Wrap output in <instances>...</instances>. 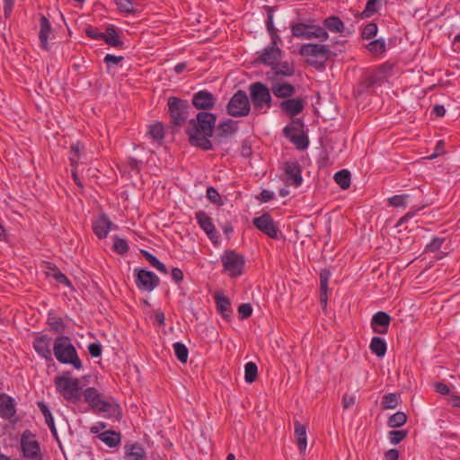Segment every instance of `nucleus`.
I'll return each instance as SVG.
<instances>
[{
	"mask_svg": "<svg viewBox=\"0 0 460 460\" xmlns=\"http://www.w3.org/2000/svg\"><path fill=\"white\" fill-rule=\"evenodd\" d=\"M443 239L434 238L429 244H427V249L430 252H434L438 250L441 247Z\"/></svg>",
	"mask_w": 460,
	"mask_h": 460,
	"instance_id": "obj_63",
	"label": "nucleus"
},
{
	"mask_svg": "<svg viewBox=\"0 0 460 460\" xmlns=\"http://www.w3.org/2000/svg\"><path fill=\"white\" fill-rule=\"evenodd\" d=\"M148 134L155 141H161L164 138V127L161 123H155L150 126Z\"/></svg>",
	"mask_w": 460,
	"mask_h": 460,
	"instance_id": "obj_44",
	"label": "nucleus"
},
{
	"mask_svg": "<svg viewBox=\"0 0 460 460\" xmlns=\"http://www.w3.org/2000/svg\"><path fill=\"white\" fill-rule=\"evenodd\" d=\"M21 449L24 457L36 460L42 457L40 445L30 430H25L21 438Z\"/></svg>",
	"mask_w": 460,
	"mask_h": 460,
	"instance_id": "obj_10",
	"label": "nucleus"
},
{
	"mask_svg": "<svg viewBox=\"0 0 460 460\" xmlns=\"http://www.w3.org/2000/svg\"><path fill=\"white\" fill-rule=\"evenodd\" d=\"M435 390L437 393L444 395L449 394L450 392L449 387L446 384L441 382L435 384Z\"/></svg>",
	"mask_w": 460,
	"mask_h": 460,
	"instance_id": "obj_64",
	"label": "nucleus"
},
{
	"mask_svg": "<svg viewBox=\"0 0 460 460\" xmlns=\"http://www.w3.org/2000/svg\"><path fill=\"white\" fill-rule=\"evenodd\" d=\"M369 348L372 353L381 358L384 357L386 352V342L380 337H374L371 340Z\"/></svg>",
	"mask_w": 460,
	"mask_h": 460,
	"instance_id": "obj_32",
	"label": "nucleus"
},
{
	"mask_svg": "<svg viewBox=\"0 0 460 460\" xmlns=\"http://www.w3.org/2000/svg\"><path fill=\"white\" fill-rule=\"evenodd\" d=\"M196 218L199 226L208 234L210 239L216 236V230L212 220L205 212L199 211L196 214Z\"/></svg>",
	"mask_w": 460,
	"mask_h": 460,
	"instance_id": "obj_27",
	"label": "nucleus"
},
{
	"mask_svg": "<svg viewBox=\"0 0 460 460\" xmlns=\"http://www.w3.org/2000/svg\"><path fill=\"white\" fill-rule=\"evenodd\" d=\"M398 405V396L396 394H387L383 397V409H395Z\"/></svg>",
	"mask_w": 460,
	"mask_h": 460,
	"instance_id": "obj_45",
	"label": "nucleus"
},
{
	"mask_svg": "<svg viewBox=\"0 0 460 460\" xmlns=\"http://www.w3.org/2000/svg\"><path fill=\"white\" fill-rule=\"evenodd\" d=\"M237 130V122L233 119L221 121L217 127V137L221 140L231 137Z\"/></svg>",
	"mask_w": 460,
	"mask_h": 460,
	"instance_id": "obj_26",
	"label": "nucleus"
},
{
	"mask_svg": "<svg viewBox=\"0 0 460 460\" xmlns=\"http://www.w3.org/2000/svg\"><path fill=\"white\" fill-rule=\"evenodd\" d=\"M86 35L93 40H103L104 33L97 31L96 29L90 28L85 31Z\"/></svg>",
	"mask_w": 460,
	"mask_h": 460,
	"instance_id": "obj_61",
	"label": "nucleus"
},
{
	"mask_svg": "<svg viewBox=\"0 0 460 460\" xmlns=\"http://www.w3.org/2000/svg\"><path fill=\"white\" fill-rule=\"evenodd\" d=\"M324 26H326L331 31L342 32L344 30L343 22L337 16H331L324 20Z\"/></svg>",
	"mask_w": 460,
	"mask_h": 460,
	"instance_id": "obj_35",
	"label": "nucleus"
},
{
	"mask_svg": "<svg viewBox=\"0 0 460 460\" xmlns=\"http://www.w3.org/2000/svg\"><path fill=\"white\" fill-rule=\"evenodd\" d=\"M281 58V49L272 42L271 46H268L263 49L259 57L261 63L273 66Z\"/></svg>",
	"mask_w": 460,
	"mask_h": 460,
	"instance_id": "obj_18",
	"label": "nucleus"
},
{
	"mask_svg": "<svg viewBox=\"0 0 460 460\" xmlns=\"http://www.w3.org/2000/svg\"><path fill=\"white\" fill-rule=\"evenodd\" d=\"M172 347L177 359L181 363H186L189 356L187 347L182 342H175Z\"/></svg>",
	"mask_w": 460,
	"mask_h": 460,
	"instance_id": "obj_37",
	"label": "nucleus"
},
{
	"mask_svg": "<svg viewBox=\"0 0 460 460\" xmlns=\"http://www.w3.org/2000/svg\"><path fill=\"white\" fill-rule=\"evenodd\" d=\"M238 313L242 318L246 319L252 315V308L250 304H242L238 307Z\"/></svg>",
	"mask_w": 460,
	"mask_h": 460,
	"instance_id": "obj_56",
	"label": "nucleus"
},
{
	"mask_svg": "<svg viewBox=\"0 0 460 460\" xmlns=\"http://www.w3.org/2000/svg\"><path fill=\"white\" fill-rule=\"evenodd\" d=\"M137 274L136 285L139 289L152 291L159 284V278L152 271L135 270Z\"/></svg>",
	"mask_w": 460,
	"mask_h": 460,
	"instance_id": "obj_11",
	"label": "nucleus"
},
{
	"mask_svg": "<svg viewBox=\"0 0 460 460\" xmlns=\"http://www.w3.org/2000/svg\"><path fill=\"white\" fill-rule=\"evenodd\" d=\"M124 450L127 460H144L146 458V450L138 443L126 444Z\"/></svg>",
	"mask_w": 460,
	"mask_h": 460,
	"instance_id": "obj_25",
	"label": "nucleus"
},
{
	"mask_svg": "<svg viewBox=\"0 0 460 460\" xmlns=\"http://www.w3.org/2000/svg\"><path fill=\"white\" fill-rule=\"evenodd\" d=\"M189 103L185 100L178 97H170L168 99V110L172 122L180 126L185 122L188 117Z\"/></svg>",
	"mask_w": 460,
	"mask_h": 460,
	"instance_id": "obj_8",
	"label": "nucleus"
},
{
	"mask_svg": "<svg viewBox=\"0 0 460 460\" xmlns=\"http://www.w3.org/2000/svg\"><path fill=\"white\" fill-rule=\"evenodd\" d=\"M252 224L263 234H267L272 239L279 238V229L276 226L273 219L269 214H263L261 217H255Z\"/></svg>",
	"mask_w": 460,
	"mask_h": 460,
	"instance_id": "obj_12",
	"label": "nucleus"
},
{
	"mask_svg": "<svg viewBox=\"0 0 460 460\" xmlns=\"http://www.w3.org/2000/svg\"><path fill=\"white\" fill-rule=\"evenodd\" d=\"M83 149H84V146L79 142L71 146V153H72L73 156L70 158V161H71V164L73 167L77 165V160L79 159L80 153Z\"/></svg>",
	"mask_w": 460,
	"mask_h": 460,
	"instance_id": "obj_49",
	"label": "nucleus"
},
{
	"mask_svg": "<svg viewBox=\"0 0 460 460\" xmlns=\"http://www.w3.org/2000/svg\"><path fill=\"white\" fill-rule=\"evenodd\" d=\"M295 430L294 435L296 440V445L302 456H305L306 447H307V438H306V428L305 425L301 424L298 420H295L294 422Z\"/></svg>",
	"mask_w": 460,
	"mask_h": 460,
	"instance_id": "obj_22",
	"label": "nucleus"
},
{
	"mask_svg": "<svg viewBox=\"0 0 460 460\" xmlns=\"http://www.w3.org/2000/svg\"><path fill=\"white\" fill-rule=\"evenodd\" d=\"M52 340L46 334L38 335L33 341L35 351L46 360H52Z\"/></svg>",
	"mask_w": 460,
	"mask_h": 460,
	"instance_id": "obj_14",
	"label": "nucleus"
},
{
	"mask_svg": "<svg viewBox=\"0 0 460 460\" xmlns=\"http://www.w3.org/2000/svg\"><path fill=\"white\" fill-rule=\"evenodd\" d=\"M98 438L110 447H118L121 441L120 433L113 430L103 431L98 435Z\"/></svg>",
	"mask_w": 460,
	"mask_h": 460,
	"instance_id": "obj_28",
	"label": "nucleus"
},
{
	"mask_svg": "<svg viewBox=\"0 0 460 460\" xmlns=\"http://www.w3.org/2000/svg\"><path fill=\"white\" fill-rule=\"evenodd\" d=\"M88 351L92 357L98 358L102 355V345L99 342L90 343Z\"/></svg>",
	"mask_w": 460,
	"mask_h": 460,
	"instance_id": "obj_55",
	"label": "nucleus"
},
{
	"mask_svg": "<svg viewBox=\"0 0 460 460\" xmlns=\"http://www.w3.org/2000/svg\"><path fill=\"white\" fill-rule=\"evenodd\" d=\"M367 48L370 53L380 55L385 51V41L383 39H378L369 42Z\"/></svg>",
	"mask_w": 460,
	"mask_h": 460,
	"instance_id": "obj_40",
	"label": "nucleus"
},
{
	"mask_svg": "<svg viewBox=\"0 0 460 460\" xmlns=\"http://www.w3.org/2000/svg\"><path fill=\"white\" fill-rule=\"evenodd\" d=\"M221 262L225 272L230 278H237L243 272L245 265L244 257L233 250H227L221 256Z\"/></svg>",
	"mask_w": 460,
	"mask_h": 460,
	"instance_id": "obj_5",
	"label": "nucleus"
},
{
	"mask_svg": "<svg viewBox=\"0 0 460 460\" xmlns=\"http://www.w3.org/2000/svg\"><path fill=\"white\" fill-rule=\"evenodd\" d=\"M192 104L197 110H211L216 104V98L211 93L202 90L193 95Z\"/></svg>",
	"mask_w": 460,
	"mask_h": 460,
	"instance_id": "obj_15",
	"label": "nucleus"
},
{
	"mask_svg": "<svg viewBox=\"0 0 460 460\" xmlns=\"http://www.w3.org/2000/svg\"><path fill=\"white\" fill-rule=\"evenodd\" d=\"M381 80V76H379L378 75H373L366 79L365 84L367 87H372L376 84H380Z\"/></svg>",
	"mask_w": 460,
	"mask_h": 460,
	"instance_id": "obj_62",
	"label": "nucleus"
},
{
	"mask_svg": "<svg viewBox=\"0 0 460 460\" xmlns=\"http://www.w3.org/2000/svg\"><path fill=\"white\" fill-rule=\"evenodd\" d=\"M329 279H330V272L328 270H322L320 273L321 289L328 290Z\"/></svg>",
	"mask_w": 460,
	"mask_h": 460,
	"instance_id": "obj_58",
	"label": "nucleus"
},
{
	"mask_svg": "<svg viewBox=\"0 0 460 460\" xmlns=\"http://www.w3.org/2000/svg\"><path fill=\"white\" fill-rule=\"evenodd\" d=\"M285 172L288 177V180L292 181V183L296 187L300 186L303 181L301 175L300 165L296 162H288L285 164Z\"/></svg>",
	"mask_w": 460,
	"mask_h": 460,
	"instance_id": "obj_24",
	"label": "nucleus"
},
{
	"mask_svg": "<svg viewBox=\"0 0 460 460\" xmlns=\"http://www.w3.org/2000/svg\"><path fill=\"white\" fill-rule=\"evenodd\" d=\"M207 198L213 203V204H216V205H223V202H222V199H221V196L220 194L218 193V191L213 188V187H208L207 189Z\"/></svg>",
	"mask_w": 460,
	"mask_h": 460,
	"instance_id": "obj_51",
	"label": "nucleus"
},
{
	"mask_svg": "<svg viewBox=\"0 0 460 460\" xmlns=\"http://www.w3.org/2000/svg\"><path fill=\"white\" fill-rule=\"evenodd\" d=\"M267 30L271 35L272 41L274 45L277 44V41L279 40V37L278 36L276 32V29L274 28L273 24V14L271 12L268 13L267 22H266Z\"/></svg>",
	"mask_w": 460,
	"mask_h": 460,
	"instance_id": "obj_48",
	"label": "nucleus"
},
{
	"mask_svg": "<svg viewBox=\"0 0 460 460\" xmlns=\"http://www.w3.org/2000/svg\"><path fill=\"white\" fill-rule=\"evenodd\" d=\"M123 59L122 56H114L111 54H107L104 57V62L110 66V65H117Z\"/></svg>",
	"mask_w": 460,
	"mask_h": 460,
	"instance_id": "obj_60",
	"label": "nucleus"
},
{
	"mask_svg": "<svg viewBox=\"0 0 460 460\" xmlns=\"http://www.w3.org/2000/svg\"><path fill=\"white\" fill-rule=\"evenodd\" d=\"M52 277L55 279V280L60 284H64L66 286H70V281L66 278L65 274H63L60 271H54L52 274Z\"/></svg>",
	"mask_w": 460,
	"mask_h": 460,
	"instance_id": "obj_59",
	"label": "nucleus"
},
{
	"mask_svg": "<svg viewBox=\"0 0 460 460\" xmlns=\"http://www.w3.org/2000/svg\"><path fill=\"white\" fill-rule=\"evenodd\" d=\"M111 222L104 215L97 217L93 223V230L94 234L100 238H105L111 230Z\"/></svg>",
	"mask_w": 460,
	"mask_h": 460,
	"instance_id": "obj_23",
	"label": "nucleus"
},
{
	"mask_svg": "<svg viewBox=\"0 0 460 460\" xmlns=\"http://www.w3.org/2000/svg\"><path fill=\"white\" fill-rule=\"evenodd\" d=\"M16 413L14 400L5 394H0V417L5 420H9L11 422H15L16 420H13Z\"/></svg>",
	"mask_w": 460,
	"mask_h": 460,
	"instance_id": "obj_17",
	"label": "nucleus"
},
{
	"mask_svg": "<svg viewBox=\"0 0 460 460\" xmlns=\"http://www.w3.org/2000/svg\"><path fill=\"white\" fill-rule=\"evenodd\" d=\"M37 404H38L40 411H41V413L43 414V416L45 418V422L48 425V427L53 426L55 424L54 418H53L49 407L43 402H38Z\"/></svg>",
	"mask_w": 460,
	"mask_h": 460,
	"instance_id": "obj_46",
	"label": "nucleus"
},
{
	"mask_svg": "<svg viewBox=\"0 0 460 460\" xmlns=\"http://www.w3.org/2000/svg\"><path fill=\"white\" fill-rule=\"evenodd\" d=\"M216 121L217 116L207 111H200L196 119H190L186 132L191 146L211 150L212 143L209 138L213 135Z\"/></svg>",
	"mask_w": 460,
	"mask_h": 460,
	"instance_id": "obj_1",
	"label": "nucleus"
},
{
	"mask_svg": "<svg viewBox=\"0 0 460 460\" xmlns=\"http://www.w3.org/2000/svg\"><path fill=\"white\" fill-rule=\"evenodd\" d=\"M103 40L111 47H121L123 45L118 32L113 27H108L106 29Z\"/></svg>",
	"mask_w": 460,
	"mask_h": 460,
	"instance_id": "obj_33",
	"label": "nucleus"
},
{
	"mask_svg": "<svg viewBox=\"0 0 460 460\" xmlns=\"http://www.w3.org/2000/svg\"><path fill=\"white\" fill-rule=\"evenodd\" d=\"M272 73L275 76L290 77L295 75V66L292 63L288 61L281 63L277 62L272 66Z\"/></svg>",
	"mask_w": 460,
	"mask_h": 460,
	"instance_id": "obj_29",
	"label": "nucleus"
},
{
	"mask_svg": "<svg viewBox=\"0 0 460 460\" xmlns=\"http://www.w3.org/2000/svg\"><path fill=\"white\" fill-rule=\"evenodd\" d=\"M217 308L223 315V317L226 318L231 314V304L229 299L225 296L217 295L216 296Z\"/></svg>",
	"mask_w": 460,
	"mask_h": 460,
	"instance_id": "obj_34",
	"label": "nucleus"
},
{
	"mask_svg": "<svg viewBox=\"0 0 460 460\" xmlns=\"http://www.w3.org/2000/svg\"><path fill=\"white\" fill-rule=\"evenodd\" d=\"M53 353L57 360L62 364H70L77 370L83 367L76 349L67 336L60 335L55 339Z\"/></svg>",
	"mask_w": 460,
	"mask_h": 460,
	"instance_id": "obj_2",
	"label": "nucleus"
},
{
	"mask_svg": "<svg viewBox=\"0 0 460 460\" xmlns=\"http://www.w3.org/2000/svg\"><path fill=\"white\" fill-rule=\"evenodd\" d=\"M270 90L275 97L279 99H289L295 93V87L289 83L275 82L271 84Z\"/></svg>",
	"mask_w": 460,
	"mask_h": 460,
	"instance_id": "obj_20",
	"label": "nucleus"
},
{
	"mask_svg": "<svg viewBox=\"0 0 460 460\" xmlns=\"http://www.w3.org/2000/svg\"><path fill=\"white\" fill-rule=\"evenodd\" d=\"M116 4L121 12L133 13L134 4L131 0H116Z\"/></svg>",
	"mask_w": 460,
	"mask_h": 460,
	"instance_id": "obj_54",
	"label": "nucleus"
},
{
	"mask_svg": "<svg viewBox=\"0 0 460 460\" xmlns=\"http://www.w3.org/2000/svg\"><path fill=\"white\" fill-rule=\"evenodd\" d=\"M299 54L305 58L306 63L315 68H321L332 53L328 45L308 43L301 46Z\"/></svg>",
	"mask_w": 460,
	"mask_h": 460,
	"instance_id": "obj_3",
	"label": "nucleus"
},
{
	"mask_svg": "<svg viewBox=\"0 0 460 460\" xmlns=\"http://www.w3.org/2000/svg\"><path fill=\"white\" fill-rule=\"evenodd\" d=\"M407 416L402 411H397L393 414L388 420V425L391 428H398L405 424Z\"/></svg>",
	"mask_w": 460,
	"mask_h": 460,
	"instance_id": "obj_42",
	"label": "nucleus"
},
{
	"mask_svg": "<svg viewBox=\"0 0 460 460\" xmlns=\"http://www.w3.org/2000/svg\"><path fill=\"white\" fill-rule=\"evenodd\" d=\"M143 254L154 268H155L161 273H168L166 266L163 262H161L155 255L151 254L146 251H143Z\"/></svg>",
	"mask_w": 460,
	"mask_h": 460,
	"instance_id": "obj_39",
	"label": "nucleus"
},
{
	"mask_svg": "<svg viewBox=\"0 0 460 460\" xmlns=\"http://www.w3.org/2000/svg\"><path fill=\"white\" fill-rule=\"evenodd\" d=\"M251 102L257 110L270 109L271 107L272 98L270 91L264 84L255 82L249 86Z\"/></svg>",
	"mask_w": 460,
	"mask_h": 460,
	"instance_id": "obj_7",
	"label": "nucleus"
},
{
	"mask_svg": "<svg viewBox=\"0 0 460 460\" xmlns=\"http://www.w3.org/2000/svg\"><path fill=\"white\" fill-rule=\"evenodd\" d=\"M336 183L343 190L350 186V173L348 170H341L334 174Z\"/></svg>",
	"mask_w": 460,
	"mask_h": 460,
	"instance_id": "obj_36",
	"label": "nucleus"
},
{
	"mask_svg": "<svg viewBox=\"0 0 460 460\" xmlns=\"http://www.w3.org/2000/svg\"><path fill=\"white\" fill-rule=\"evenodd\" d=\"M113 248L119 254H124L128 251V244L126 240L116 237Z\"/></svg>",
	"mask_w": 460,
	"mask_h": 460,
	"instance_id": "obj_52",
	"label": "nucleus"
},
{
	"mask_svg": "<svg viewBox=\"0 0 460 460\" xmlns=\"http://www.w3.org/2000/svg\"><path fill=\"white\" fill-rule=\"evenodd\" d=\"M258 367L254 362H248L244 366V379L247 383H252L256 380Z\"/></svg>",
	"mask_w": 460,
	"mask_h": 460,
	"instance_id": "obj_38",
	"label": "nucleus"
},
{
	"mask_svg": "<svg viewBox=\"0 0 460 460\" xmlns=\"http://www.w3.org/2000/svg\"><path fill=\"white\" fill-rule=\"evenodd\" d=\"M84 396L85 402H87L93 410L96 409L98 404L104 398L103 395L93 387L86 388L84 392Z\"/></svg>",
	"mask_w": 460,
	"mask_h": 460,
	"instance_id": "obj_31",
	"label": "nucleus"
},
{
	"mask_svg": "<svg viewBox=\"0 0 460 460\" xmlns=\"http://www.w3.org/2000/svg\"><path fill=\"white\" fill-rule=\"evenodd\" d=\"M356 402V396L351 394H345L342 398L343 409L347 410Z\"/></svg>",
	"mask_w": 460,
	"mask_h": 460,
	"instance_id": "obj_57",
	"label": "nucleus"
},
{
	"mask_svg": "<svg viewBox=\"0 0 460 460\" xmlns=\"http://www.w3.org/2000/svg\"><path fill=\"white\" fill-rule=\"evenodd\" d=\"M283 134L286 137L290 139V141L296 146V148L304 150L308 146L309 141L307 137L302 133H296L294 127H285L283 129Z\"/></svg>",
	"mask_w": 460,
	"mask_h": 460,
	"instance_id": "obj_19",
	"label": "nucleus"
},
{
	"mask_svg": "<svg viewBox=\"0 0 460 460\" xmlns=\"http://www.w3.org/2000/svg\"><path fill=\"white\" fill-rule=\"evenodd\" d=\"M381 4L382 0H368L361 15L366 18L370 17L379 10Z\"/></svg>",
	"mask_w": 460,
	"mask_h": 460,
	"instance_id": "obj_41",
	"label": "nucleus"
},
{
	"mask_svg": "<svg viewBox=\"0 0 460 460\" xmlns=\"http://www.w3.org/2000/svg\"><path fill=\"white\" fill-rule=\"evenodd\" d=\"M57 392L59 393L66 401L77 402L81 399V388L79 380L73 378L70 372H64L54 379Z\"/></svg>",
	"mask_w": 460,
	"mask_h": 460,
	"instance_id": "obj_4",
	"label": "nucleus"
},
{
	"mask_svg": "<svg viewBox=\"0 0 460 460\" xmlns=\"http://www.w3.org/2000/svg\"><path fill=\"white\" fill-rule=\"evenodd\" d=\"M292 34L297 38H305L307 40L317 39L324 41L328 39L329 34L323 27H310L304 23H296L292 26Z\"/></svg>",
	"mask_w": 460,
	"mask_h": 460,
	"instance_id": "obj_9",
	"label": "nucleus"
},
{
	"mask_svg": "<svg viewBox=\"0 0 460 460\" xmlns=\"http://www.w3.org/2000/svg\"><path fill=\"white\" fill-rule=\"evenodd\" d=\"M48 323L50 327V331L56 333H62L65 330V324L59 317L49 315L48 318Z\"/></svg>",
	"mask_w": 460,
	"mask_h": 460,
	"instance_id": "obj_43",
	"label": "nucleus"
},
{
	"mask_svg": "<svg viewBox=\"0 0 460 460\" xmlns=\"http://www.w3.org/2000/svg\"><path fill=\"white\" fill-rule=\"evenodd\" d=\"M377 33V26L376 23L370 22L367 24L362 31V37L364 39H371Z\"/></svg>",
	"mask_w": 460,
	"mask_h": 460,
	"instance_id": "obj_53",
	"label": "nucleus"
},
{
	"mask_svg": "<svg viewBox=\"0 0 460 460\" xmlns=\"http://www.w3.org/2000/svg\"><path fill=\"white\" fill-rule=\"evenodd\" d=\"M305 104L306 101L305 98H289L280 102L279 108L289 117H295L304 111Z\"/></svg>",
	"mask_w": 460,
	"mask_h": 460,
	"instance_id": "obj_13",
	"label": "nucleus"
},
{
	"mask_svg": "<svg viewBox=\"0 0 460 460\" xmlns=\"http://www.w3.org/2000/svg\"><path fill=\"white\" fill-rule=\"evenodd\" d=\"M410 196L408 194L395 195L388 199L391 206L399 208L405 207Z\"/></svg>",
	"mask_w": 460,
	"mask_h": 460,
	"instance_id": "obj_47",
	"label": "nucleus"
},
{
	"mask_svg": "<svg viewBox=\"0 0 460 460\" xmlns=\"http://www.w3.org/2000/svg\"><path fill=\"white\" fill-rule=\"evenodd\" d=\"M391 323V316L383 311L376 313L371 319V328L375 333L386 334Z\"/></svg>",
	"mask_w": 460,
	"mask_h": 460,
	"instance_id": "obj_16",
	"label": "nucleus"
},
{
	"mask_svg": "<svg viewBox=\"0 0 460 460\" xmlns=\"http://www.w3.org/2000/svg\"><path fill=\"white\" fill-rule=\"evenodd\" d=\"M407 436L405 430H393L389 432V440L392 444L397 445L403 440Z\"/></svg>",
	"mask_w": 460,
	"mask_h": 460,
	"instance_id": "obj_50",
	"label": "nucleus"
},
{
	"mask_svg": "<svg viewBox=\"0 0 460 460\" xmlns=\"http://www.w3.org/2000/svg\"><path fill=\"white\" fill-rule=\"evenodd\" d=\"M251 103L245 92L238 90L226 105L228 115L235 118L244 117L250 113Z\"/></svg>",
	"mask_w": 460,
	"mask_h": 460,
	"instance_id": "obj_6",
	"label": "nucleus"
},
{
	"mask_svg": "<svg viewBox=\"0 0 460 460\" xmlns=\"http://www.w3.org/2000/svg\"><path fill=\"white\" fill-rule=\"evenodd\" d=\"M99 412L105 413L108 417L118 419L121 415L119 405L112 400H105L104 398L94 410Z\"/></svg>",
	"mask_w": 460,
	"mask_h": 460,
	"instance_id": "obj_21",
	"label": "nucleus"
},
{
	"mask_svg": "<svg viewBox=\"0 0 460 460\" xmlns=\"http://www.w3.org/2000/svg\"><path fill=\"white\" fill-rule=\"evenodd\" d=\"M51 32L50 22L45 16H41L40 20V40L42 47L47 49H48V40L49 36Z\"/></svg>",
	"mask_w": 460,
	"mask_h": 460,
	"instance_id": "obj_30",
	"label": "nucleus"
}]
</instances>
